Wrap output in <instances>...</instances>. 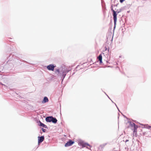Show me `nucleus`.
Returning <instances> with one entry per match:
<instances>
[{"instance_id": "f257e3e1", "label": "nucleus", "mask_w": 151, "mask_h": 151, "mask_svg": "<svg viewBox=\"0 0 151 151\" xmlns=\"http://www.w3.org/2000/svg\"><path fill=\"white\" fill-rule=\"evenodd\" d=\"M71 70V68H68L65 65H62L59 68L56 69L55 72L56 73H58V76L61 78L62 83L67 74Z\"/></svg>"}, {"instance_id": "f03ea898", "label": "nucleus", "mask_w": 151, "mask_h": 151, "mask_svg": "<svg viewBox=\"0 0 151 151\" xmlns=\"http://www.w3.org/2000/svg\"><path fill=\"white\" fill-rule=\"evenodd\" d=\"M14 58L13 61H15V63L17 65H21L22 64L21 62L22 61L23 62H26L27 63V62L26 61L22 60V61L20 60H19V58H17V57L14 56L13 55H12V54H10L9 56V57L8 58V59L9 58V60H8L9 61H11L13 60V58Z\"/></svg>"}, {"instance_id": "7ed1b4c3", "label": "nucleus", "mask_w": 151, "mask_h": 151, "mask_svg": "<svg viewBox=\"0 0 151 151\" xmlns=\"http://www.w3.org/2000/svg\"><path fill=\"white\" fill-rule=\"evenodd\" d=\"M124 7H121L120 9H116V8L115 9V10H116L115 12H116V15H115L114 16V17L113 19L114 20V29H113V31L114 30L116 27V23L117 22V15L120 12H121L122 11H123L124 9Z\"/></svg>"}, {"instance_id": "20e7f679", "label": "nucleus", "mask_w": 151, "mask_h": 151, "mask_svg": "<svg viewBox=\"0 0 151 151\" xmlns=\"http://www.w3.org/2000/svg\"><path fill=\"white\" fill-rule=\"evenodd\" d=\"M129 124V125L132 127H133L134 129L133 132L134 133H136L137 132V129L138 127L137 125H136L134 123L128 120V121Z\"/></svg>"}, {"instance_id": "39448f33", "label": "nucleus", "mask_w": 151, "mask_h": 151, "mask_svg": "<svg viewBox=\"0 0 151 151\" xmlns=\"http://www.w3.org/2000/svg\"><path fill=\"white\" fill-rule=\"evenodd\" d=\"M79 144L80 145L82 146V148L86 147L87 148L90 150V149L88 147H86V146H88L90 147H92V146L89 144L87 142H84L83 141H80L79 142Z\"/></svg>"}, {"instance_id": "423d86ee", "label": "nucleus", "mask_w": 151, "mask_h": 151, "mask_svg": "<svg viewBox=\"0 0 151 151\" xmlns=\"http://www.w3.org/2000/svg\"><path fill=\"white\" fill-rule=\"evenodd\" d=\"M56 67V65L54 64H50L47 66V69L49 70L53 71L54 68Z\"/></svg>"}, {"instance_id": "0eeeda50", "label": "nucleus", "mask_w": 151, "mask_h": 151, "mask_svg": "<svg viewBox=\"0 0 151 151\" xmlns=\"http://www.w3.org/2000/svg\"><path fill=\"white\" fill-rule=\"evenodd\" d=\"M75 143L71 139H69L65 145V147H68L73 145Z\"/></svg>"}, {"instance_id": "6e6552de", "label": "nucleus", "mask_w": 151, "mask_h": 151, "mask_svg": "<svg viewBox=\"0 0 151 151\" xmlns=\"http://www.w3.org/2000/svg\"><path fill=\"white\" fill-rule=\"evenodd\" d=\"M45 137L44 136H38V144L39 145L40 144L42 143L44 140Z\"/></svg>"}, {"instance_id": "1a4fd4ad", "label": "nucleus", "mask_w": 151, "mask_h": 151, "mask_svg": "<svg viewBox=\"0 0 151 151\" xmlns=\"http://www.w3.org/2000/svg\"><path fill=\"white\" fill-rule=\"evenodd\" d=\"M52 117V116H47L45 118V120L46 122H51Z\"/></svg>"}, {"instance_id": "9d476101", "label": "nucleus", "mask_w": 151, "mask_h": 151, "mask_svg": "<svg viewBox=\"0 0 151 151\" xmlns=\"http://www.w3.org/2000/svg\"><path fill=\"white\" fill-rule=\"evenodd\" d=\"M38 125L40 127H42L45 128H48V127L46 125L41 122L40 120H39V122H38Z\"/></svg>"}, {"instance_id": "9b49d317", "label": "nucleus", "mask_w": 151, "mask_h": 151, "mask_svg": "<svg viewBox=\"0 0 151 151\" xmlns=\"http://www.w3.org/2000/svg\"><path fill=\"white\" fill-rule=\"evenodd\" d=\"M113 6H114L113 4H112L111 5V9L112 12V14L113 16V18H114V16L116 15V13L115 11L113 9Z\"/></svg>"}, {"instance_id": "f8f14e48", "label": "nucleus", "mask_w": 151, "mask_h": 151, "mask_svg": "<svg viewBox=\"0 0 151 151\" xmlns=\"http://www.w3.org/2000/svg\"><path fill=\"white\" fill-rule=\"evenodd\" d=\"M147 135V136H146L147 137H151V133L150 131H149L148 132H143V135Z\"/></svg>"}, {"instance_id": "ddd939ff", "label": "nucleus", "mask_w": 151, "mask_h": 151, "mask_svg": "<svg viewBox=\"0 0 151 151\" xmlns=\"http://www.w3.org/2000/svg\"><path fill=\"white\" fill-rule=\"evenodd\" d=\"M98 58V59L99 61L100 64H101L103 63L102 61V55L101 54H100L99 55Z\"/></svg>"}, {"instance_id": "4468645a", "label": "nucleus", "mask_w": 151, "mask_h": 151, "mask_svg": "<svg viewBox=\"0 0 151 151\" xmlns=\"http://www.w3.org/2000/svg\"><path fill=\"white\" fill-rule=\"evenodd\" d=\"M48 101L49 100L47 97L46 96H45L44 97L43 100L42 101V103L44 104L48 102Z\"/></svg>"}, {"instance_id": "2eb2a0df", "label": "nucleus", "mask_w": 151, "mask_h": 151, "mask_svg": "<svg viewBox=\"0 0 151 151\" xmlns=\"http://www.w3.org/2000/svg\"><path fill=\"white\" fill-rule=\"evenodd\" d=\"M52 119L51 122L52 123L56 124L57 123L58 120L55 117H54L52 116Z\"/></svg>"}, {"instance_id": "dca6fc26", "label": "nucleus", "mask_w": 151, "mask_h": 151, "mask_svg": "<svg viewBox=\"0 0 151 151\" xmlns=\"http://www.w3.org/2000/svg\"><path fill=\"white\" fill-rule=\"evenodd\" d=\"M145 125L147 126H148V127H146V128L148 129H150V128H151V126H150L147 124H146Z\"/></svg>"}, {"instance_id": "f3484780", "label": "nucleus", "mask_w": 151, "mask_h": 151, "mask_svg": "<svg viewBox=\"0 0 151 151\" xmlns=\"http://www.w3.org/2000/svg\"><path fill=\"white\" fill-rule=\"evenodd\" d=\"M42 131L43 132H45L46 131V130L45 129H44L43 128H42L41 129Z\"/></svg>"}, {"instance_id": "a211bd4d", "label": "nucleus", "mask_w": 151, "mask_h": 151, "mask_svg": "<svg viewBox=\"0 0 151 151\" xmlns=\"http://www.w3.org/2000/svg\"><path fill=\"white\" fill-rule=\"evenodd\" d=\"M122 114L123 115V116H124V118H125L127 119V120H129V119L126 116H125V115H124V114H123L122 113Z\"/></svg>"}, {"instance_id": "6ab92c4d", "label": "nucleus", "mask_w": 151, "mask_h": 151, "mask_svg": "<svg viewBox=\"0 0 151 151\" xmlns=\"http://www.w3.org/2000/svg\"><path fill=\"white\" fill-rule=\"evenodd\" d=\"M145 124H141V125L144 126L145 128H146V127H148V126H146Z\"/></svg>"}, {"instance_id": "aec40b11", "label": "nucleus", "mask_w": 151, "mask_h": 151, "mask_svg": "<svg viewBox=\"0 0 151 151\" xmlns=\"http://www.w3.org/2000/svg\"><path fill=\"white\" fill-rule=\"evenodd\" d=\"M125 0H119L120 2L121 3H123Z\"/></svg>"}, {"instance_id": "412c9836", "label": "nucleus", "mask_w": 151, "mask_h": 151, "mask_svg": "<svg viewBox=\"0 0 151 151\" xmlns=\"http://www.w3.org/2000/svg\"><path fill=\"white\" fill-rule=\"evenodd\" d=\"M118 4H119V3H117V4H114V5H113V6H114L117 7V6Z\"/></svg>"}, {"instance_id": "4be33fe9", "label": "nucleus", "mask_w": 151, "mask_h": 151, "mask_svg": "<svg viewBox=\"0 0 151 151\" xmlns=\"http://www.w3.org/2000/svg\"><path fill=\"white\" fill-rule=\"evenodd\" d=\"M105 93L107 96H108V98L110 99L111 100V101H112V102H113V103H114V102L112 101V100H111V99L109 97V96L106 94V93H105V92H104Z\"/></svg>"}, {"instance_id": "5701e85b", "label": "nucleus", "mask_w": 151, "mask_h": 151, "mask_svg": "<svg viewBox=\"0 0 151 151\" xmlns=\"http://www.w3.org/2000/svg\"><path fill=\"white\" fill-rule=\"evenodd\" d=\"M0 84H1L2 85V86H6L5 84H2L0 82Z\"/></svg>"}, {"instance_id": "b1692460", "label": "nucleus", "mask_w": 151, "mask_h": 151, "mask_svg": "<svg viewBox=\"0 0 151 151\" xmlns=\"http://www.w3.org/2000/svg\"><path fill=\"white\" fill-rule=\"evenodd\" d=\"M117 107V109H118V111H119V112H120L121 114H122V113L120 111V110H119V109L118 108V107H117H117Z\"/></svg>"}, {"instance_id": "393cba45", "label": "nucleus", "mask_w": 151, "mask_h": 151, "mask_svg": "<svg viewBox=\"0 0 151 151\" xmlns=\"http://www.w3.org/2000/svg\"><path fill=\"white\" fill-rule=\"evenodd\" d=\"M129 141V140L128 139H126V140H125V142H128Z\"/></svg>"}, {"instance_id": "a878e982", "label": "nucleus", "mask_w": 151, "mask_h": 151, "mask_svg": "<svg viewBox=\"0 0 151 151\" xmlns=\"http://www.w3.org/2000/svg\"><path fill=\"white\" fill-rule=\"evenodd\" d=\"M113 103H114V104L115 105H116V106L117 107V106L116 105V104L115 103H114V102Z\"/></svg>"}, {"instance_id": "bb28decb", "label": "nucleus", "mask_w": 151, "mask_h": 151, "mask_svg": "<svg viewBox=\"0 0 151 151\" xmlns=\"http://www.w3.org/2000/svg\"><path fill=\"white\" fill-rule=\"evenodd\" d=\"M107 50V48L106 47H105V50Z\"/></svg>"}, {"instance_id": "cd10ccee", "label": "nucleus", "mask_w": 151, "mask_h": 151, "mask_svg": "<svg viewBox=\"0 0 151 151\" xmlns=\"http://www.w3.org/2000/svg\"><path fill=\"white\" fill-rule=\"evenodd\" d=\"M127 147H125V149H126H126H127Z\"/></svg>"}, {"instance_id": "c85d7f7f", "label": "nucleus", "mask_w": 151, "mask_h": 151, "mask_svg": "<svg viewBox=\"0 0 151 151\" xmlns=\"http://www.w3.org/2000/svg\"><path fill=\"white\" fill-rule=\"evenodd\" d=\"M75 74V73H73L72 75H73V74Z\"/></svg>"}, {"instance_id": "c756f323", "label": "nucleus", "mask_w": 151, "mask_h": 151, "mask_svg": "<svg viewBox=\"0 0 151 151\" xmlns=\"http://www.w3.org/2000/svg\"><path fill=\"white\" fill-rule=\"evenodd\" d=\"M109 48L108 49V51H109Z\"/></svg>"}, {"instance_id": "7c9ffc66", "label": "nucleus", "mask_w": 151, "mask_h": 151, "mask_svg": "<svg viewBox=\"0 0 151 151\" xmlns=\"http://www.w3.org/2000/svg\"><path fill=\"white\" fill-rule=\"evenodd\" d=\"M151 130V129H150Z\"/></svg>"}]
</instances>
